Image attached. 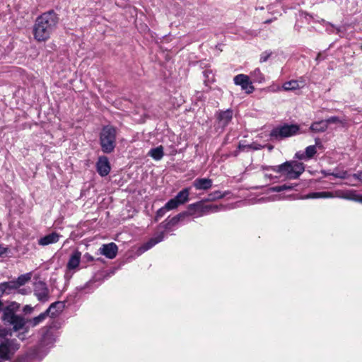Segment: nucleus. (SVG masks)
<instances>
[{"mask_svg": "<svg viewBox=\"0 0 362 362\" xmlns=\"http://www.w3.org/2000/svg\"><path fill=\"white\" fill-rule=\"evenodd\" d=\"M59 18L53 10L42 13L36 18L33 33L37 42H45L55 31L59 23Z\"/></svg>", "mask_w": 362, "mask_h": 362, "instance_id": "1", "label": "nucleus"}, {"mask_svg": "<svg viewBox=\"0 0 362 362\" xmlns=\"http://www.w3.org/2000/svg\"><path fill=\"white\" fill-rule=\"evenodd\" d=\"M19 308V304L12 303L6 306L1 316L2 320L5 324L13 327L14 331L21 329L25 325V318L22 316L15 314Z\"/></svg>", "mask_w": 362, "mask_h": 362, "instance_id": "2", "label": "nucleus"}, {"mask_svg": "<svg viewBox=\"0 0 362 362\" xmlns=\"http://www.w3.org/2000/svg\"><path fill=\"white\" fill-rule=\"evenodd\" d=\"M117 130L112 126H105L100 134V144L102 151L105 153H112L116 146Z\"/></svg>", "mask_w": 362, "mask_h": 362, "instance_id": "3", "label": "nucleus"}, {"mask_svg": "<svg viewBox=\"0 0 362 362\" xmlns=\"http://www.w3.org/2000/svg\"><path fill=\"white\" fill-rule=\"evenodd\" d=\"M299 130L300 127L298 124H284L275 127L271 131L269 136L272 140L281 141L296 135Z\"/></svg>", "mask_w": 362, "mask_h": 362, "instance_id": "4", "label": "nucleus"}, {"mask_svg": "<svg viewBox=\"0 0 362 362\" xmlns=\"http://www.w3.org/2000/svg\"><path fill=\"white\" fill-rule=\"evenodd\" d=\"M218 206L214 204H204L202 202H197L188 206L187 216L200 217L210 213L216 212Z\"/></svg>", "mask_w": 362, "mask_h": 362, "instance_id": "5", "label": "nucleus"}, {"mask_svg": "<svg viewBox=\"0 0 362 362\" xmlns=\"http://www.w3.org/2000/svg\"><path fill=\"white\" fill-rule=\"evenodd\" d=\"M20 348V344L16 339L0 341V359L9 361Z\"/></svg>", "mask_w": 362, "mask_h": 362, "instance_id": "6", "label": "nucleus"}, {"mask_svg": "<svg viewBox=\"0 0 362 362\" xmlns=\"http://www.w3.org/2000/svg\"><path fill=\"white\" fill-rule=\"evenodd\" d=\"M45 355L43 350L37 345L30 348L25 354L20 356L18 362H36L40 361Z\"/></svg>", "mask_w": 362, "mask_h": 362, "instance_id": "7", "label": "nucleus"}, {"mask_svg": "<svg viewBox=\"0 0 362 362\" xmlns=\"http://www.w3.org/2000/svg\"><path fill=\"white\" fill-rule=\"evenodd\" d=\"M190 189L184 188L173 198L167 202L168 207L177 209L180 205H182L189 201Z\"/></svg>", "mask_w": 362, "mask_h": 362, "instance_id": "8", "label": "nucleus"}, {"mask_svg": "<svg viewBox=\"0 0 362 362\" xmlns=\"http://www.w3.org/2000/svg\"><path fill=\"white\" fill-rule=\"evenodd\" d=\"M233 81L235 85L240 86L242 90H245L247 93H252L255 89L252 82L250 81L249 76L247 75L238 74L234 77Z\"/></svg>", "mask_w": 362, "mask_h": 362, "instance_id": "9", "label": "nucleus"}, {"mask_svg": "<svg viewBox=\"0 0 362 362\" xmlns=\"http://www.w3.org/2000/svg\"><path fill=\"white\" fill-rule=\"evenodd\" d=\"M34 294L40 301L45 302L49 298V291L45 282L39 281L34 284Z\"/></svg>", "mask_w": 362, "mask_h": 362, "instance_id": "10", "label": "nucleus"}, {"mask_svg": "<svg viewBox=\"0 0 362 362\" xmlns=\"http://www.w3.org/2000/svg\"><path fill=\"white\" fill-rule=\"evenodd\" d=\"M96 168L97 172L100 176L105 177L107 175L111 170L108 158L105 156H100L96 163Z\"/></svg>", "mask_w": 362, "mask_h": 362, "instance_id": "11", "label": "nucleus"}, {"mask_svg": "<svg viewBox=\"0 0 362 362\" xmlns=\"http://www.w3.org/2000/svg\"><path fill=\"white\" fill-rule=\"evenodd\" d=\"M233 112L230 109L225 111L221 110L216 113V119L219 127L224 128L230 122Z\"/></svg>", "mask_w": 362, "mask_h": 362, "instance_id": "12", "label": "nucleus"}, {"mask_svg": "<svg viewBox=\"0 0 362 362\" xmlns=\"http://www.w3.org/2000/svg\"><path fill=\"white\" fill-rule=\"evenodd\" d=\"M271 169L274 172L284 175L288 179H292L291 176H293L292 161H286L281 165L273 166Z\"/></svg>", "mask_w": 362, "mask_h": 362, "instance_id": "13", "label": "nucleus"}, {"mask_svg": "<svg viewBox=\"0 0 362 362\" xmlns=\"http://www.w3.org/2000/svg\"><path fill=\"white\" fill-rule=\"evenodd\" d=\"M100 253L109 259L116 257L118 251L117 245L114 243L103 245L99 249Z\"/></svg>", "mask_w": 362, "mask_h": 362, "instance_id": "14", "label": "nucleus"}, {"mask_svg": "<svg viewBox=\"0 0 362 362\" xmlns=\"http://www.w3.org/2000/svg\"><path fill=\"white\" fill-rule=\"evenodd\" d=\"M187 216V212L180 213L171 218L165 219L163 223H160V226L165 230H171L175 226L180 220Z\"/></svg>", "mask_w": 362, "mask_h": 362, "instance_id": "15", "label": "nucleus"}, {"mask_svg": "<svg viewBox=\"0 0 362 362\" xmlns=\"http://www.w3.org/2000/svg\"><path fill=\"white\" fill-rule=\"evenodd\" d=\"M57 304L49 305V307L45 312L40 313L38 316L29 320L28 321L29 325L32 327H34L42 322L49 315V313L52 312V309Z\"/></svg>", "mask_w": 362, "mask_h": 362, "instance_id": "16", "label": "nucleus"}, {"mask_svg": "<svg viewBox=\"0 0 362 362\" xmlns=\"http://www.w3.org/2000/svg\"><path fill=\"white\" fill-rule=\"evenodd\" d=\"M55 338L53 333L49 330V329L46 328V331L42 334V338L40 339V344L37 346L40 347L41 350H42L43 348L53 344Z\"/></svg>", "mask_w": 362, "mask_h": 362, "instance_id": "17", "label": "nucleus"}, {"mask_svg": "<svg viewBox=\"0 0 362 362\" xmlns=\"http://www.w3.org/2000/svg\"><path fill=\"white\" fill-rule=\"evenodd\" d=\"M212 180L209 178H197L192 185L197 190H207L212 187Z\"/></svg>", "mask_w": 362, "mask_h": 362, "instance_id": "18", "label": "nucleus"}, {"mask_svg": "<svg viewBox=\"0 0 362 362\" xmlns=\"http://www.w3.org/2000/svg\"><path fill=\"white\" fill-rule=\"evenodd\" d=\"M60 235L56 232H52L38 240L40 245L45 246L49 244L56 243L59 240Z\"/></svg>", "mask_w": 362, "mask_h": 362, "instance_id": "19", "label": "nucleus"}, {"mask_svg": "<svg viewBox=\"0 0 362 362\" xmlns=\"http://www.w3.org/2000/svg\"><path fill=\"white\" fill-rule=\"evenodd\" d=\"M165 233L161 232L158 233L156 236L151 238L149 239L146 243H144L141 247V250L143 252L147 251L148 250L151 249L152 247H153L157 243L161 242L164 239Z\"/></svg>", "mask_w": 362, "mask_h": 362, "instance_id": "20", "label": "nucleus"}, {"mask_svg": "<svg viewBox=\"0 0 362 362\" xmlns=\"http://www.w3.org/2000/svg\"><path fill=\"white\" fill-rule=\"evenodd\" d=\"M81 257V252H79L78 250H76L75 252H74L67 262L66 268L69 270H73L76 269L80 264Z\"/></svg>", "mask_w": 362, "mask_h": 362, "instance_id": "21", "label": "nucleus"}, {"mask_svg": "<svg viewBox=\"0 0 362 362\" xmlns=\"http://www.w3.org/2000/svg\"><path fill=\"white\" fill-rule=\"evenodd\" d=\"M18 288L15 281L3 282L0 284V294L3 296L4 293L9 294L12 291Z\"/></svg>", "mask_w": 362, "mask_h": 362, "instance_id": "22", "label": "nucleus"}, {"mask_svg": "<svg viewBox=\"0 0 362 362\" xmlns=\"http://www.w3.org/2000/svg\"><path fill=\"white\" fill-rule=\"evenodd\" d=\"M148 156L151 157L155 160H160L164 156L163 147L162 146H157L150 149L148 152Z\"/></svg>", "mask_w": 362, "mask_h": 362, "instance_id": "23", "label": "nucleus"}, {"mask_svg": "<svg viewBox=\"0 0 362 362\" xmlns=\"http://www.w3.org/2000/svg\"><path fill=\"white\" fill-rule=\"evenodd\" d=\"M327 128L328 127L325 120L315 122L312 123L310 127V129L315 133L324 132L327 129Z\"/></svg>", "mask_w": 362, "mask_h": 362, "instance_id": "24", "label": "nucleus"}, {"mask_svg": "<svg viewBox=\"0 0 362 362\" xmlns=\"http://www.w3.org/2000/svg\"><path fill=\"white\" fill-rule=\"evenodd\" d=\"M293 164V175L292 179H297L304 172L305 166L303 163L292 161Z\"/></svg>", "mask_w": 362, "mask_h": 362, "instance_id": "25", "label": "nucleus"}, {"mask_svg": "<svg viewBox=\"0 0 362 362\" xmlns=\"http://www.w3.org/2000/svg\"><path fill=\"white\" fill-rule=\"evenodd\" d=\"M320 144H321V142H320V139H315V145H311V146L306 147L305 151V155L308 158V160L313 158V156L316 154V153H317L316 147H317V146L320 145Z\"/></svg>", "mask_w": 362, "mask_h": 362, "instance_id": "26", "label": "nucleus"}, {"mask_svg": "<svg viewBox=\"0 0 362 362\" xmlns=\"http://www.w3.org/2000/svg\"><path fill=\"white\" fill-rule=\"evenodd\" d=\"M334 195L332 192H312L307 194L304 199H319V198H331L333 197Z\"/></svg>", "mask_w": 362, "mask_h": 362, "instance_id": "27", "label": "nucleus"}, {"mask_svg": "<svg viewBox=\"0 0 362 362\" xmlns=\"http://www.w3.org/2000/svg\"><path fill=\"white\" fill-rule=\"evenodd\" d=\"M57 304L54 308L52 309V312L49 313L51 317H55L62 311L64 308V304L62 302L57 301L52 303L50 305Z\"/></svg>", "mask_w": 362, "mask_h": 362, "instance_id": "28", "label": "nucleus"}, {"mask_svg": "<svg viewBox=\"0 0 362 362\" xmlns=\"http://www.w3.org/2000/svg\"><path fill=\"white\" fill-rule=\"evenodd\" d=\"M31 279V274L27 273L23 275H21L18 277L16 280H15V282L16 284V286L18 288H19L21 286H23L27 282H28Z\"/></svg>", "mask_w": 362, "mask_h": 362, "instance_id": "29", "label": "nucleus"}, {"mask_svg": "<svg viewBox=\"0 0 362 362\" xmlns=\"http://www.w3.org/2000/svg\"><path fill=\"white\" fill-rule=\"evenodd\" d=\"M284 90H293L300 88L298 81L291 80L283 84L282 86Z\"/></svg>", "mask_w": 362, "mask_h": 362, "instance_id": "30", "label": "nucleus"}, {"mask_svg": "<svg viewBox=\"0 0 362 362\" xmlns=\"http://www.w3.org/2000/svg\"><path fill=\"white\" fill-rule=\"evenodd\" d=\"M341 197L362 203V194H356L355 192H349Z\"/></svg>", "mask_w": 362, "mask_h": 362, "instance_id": "31", "label": "nucleus"}, {"mask_svg": "<svg viewBox=\"0 0 362 362\" xmlns=\"http://www.w3.org/2000/svg\"><path fill=\"white\" fill-rule=\"evenodd\" d=\"M251 76L255 82L262 83L264 81V76L259 69H255L251 73Z\"/></svg>", "mask_w": 362, "mask_h": 362, "instance_id": "32", "label": "nucleus"}, {"mask_svg": "<svg viewBox=\"0 0 362 362\" xmlns=\"http://www.w3.org/2000/svg\"><path fill=\"white\" fill-rule=\"evenodd\" d=\"M173 209H174L168 207L167 203H166L164 206H163L162 208L159 209L157 211L156 215V219L158 220V219L161 218L165 214L167 211L173 210Z\"/></svg>", "mask_w": 362, "mask_h": 362, "instance_id": "33", "label": "nucleus"}, {"mask_svg": "<svg viewBox=\"0 0 362 362\" xmlns=\"http://www.w3.org/2000/svg\"><path fill=\"white\" fill-rule=\"evenodd\" d=\"M8 335L11 336L10 329L0 326V341H2L3 340H8L9 339L6 338Z\"/></svg>", "mask_w": 362, "mask_h": 362, "instance_id": "34", "label": "nucleus"}, {"mask_svg": "<svg viewBox=\"0 0 362 362\" xmlns=\"http://www.w3.org/2000/svg\"><path fill=\"white\" fill-rule=\"evenodd\" d=\"M327 126L331 124H344V120L341 119L339 117L333 116L325 119Z\"/></svg>", "mask_w": 362, "mask_h": 362, "instance_id": "35", "label": "nucleus"}, {"mask_svg": "<svg viewBox=\"0 0 362 362\" xmlns=\"http://www.w3.org/2000/svg\"><path fill=\"white\" fill-rule=\"evenodd\" d=\"M272 51L267 50V51L263 52L260 55L259 62L261 63L267 62L269 59V57L272 56Z\"/></svg>", "mask_w": 362, "mask_h": 362, "instance_id": "36", "label": "nucleus"}, {"mask_svg": "<svg viewBox=\"0 0 362 362\" xmlns=\"http://www.w3.org/2000/svg\"><path fill=\"white\" fill-rule=\"evenodd\" d=\"M223 197V195L221 194L219 191H215L211 194H209V201H214L218 199H221Z\"/></svg>", "mask_w": 362, "mask_h": 362, "instance_id": "37", "label": "nucleus"}, {"mask_svg": "<svg viewBox=\"0 0 362 362\" xmlns=\"http://www.w3.org/2000/svg\"><path fill=\"white\" fill-rule=\"evenodd\" d=\"M295 157L299 160H308V158L305 155V152L298 151L296 153Z\"/></svg>", "mask_w": 362, "mask_h": 362, "instance_id": "38", "label": "nucleus"}, {"mask_svg": "<svg viewBox=\"0 0 362 362\" xmlns=\"http://www.w3.org/2000/svg\"><path fill=\"white\" fill-rule=\"evenodd\" d=\"M331 175L335 177L345 178L346 175V172H341V173H332Z\"/></svg>", "mask_w": 362, "mask_h": 362, "instance_id": "39", "label": "nucleus"}, {"mask_svg": "<svg viewBox=\"0 0 362 362\" xmlns=\"http://www.w3.org/2000/svg\"><path fill=\"white\" fill-rule=\"evenodd\" d=\"M250 146H252V145H250V144L245 145L240 142L238 145V148L241 151H245L246 149H250Z\"/></svg>", "mask_w": 362, "mask_h": 362, "instance_id": "40", "label": "nucleus"}, {"mask_svg": "<svg viewBox=\"0 0 362 362\" xmlns=\"http://www.w3.org/2000/svg\"><path fill=\"white\" fill-rule=\"evenodd\" d=\"M83 259L86 261V262H92L93 261L94 258L92 255H90V254L88 253H86L84 255H83Z\"/></svg>", "mask_w": 362, "mask_h": 362, "instance_id": "41", "label": "nucleus"}, {"mask_svg": "<svg viewBox=\"0 0 362 362\" xmlns=\"http://www.w3.org/2000/svg\"><path fill=\"white\" fill-rule=\"evenodd\" d=\"M251 145H252V146H250V149H252V150H259V149H261L262 148H263V146H261L260 144H257L255 143H253Z\"/></svg>", "mask_w": 362, "mask_h": 362, "instance_id": "42", "label": "nucleus"}, {"mask_svg": "<svg viewBox=\"0 0 362 362\" xmlns=\"http://www.w3.org/2000/svg\"><path fill=\"white\" fill-rule=\"evenodd\" d=\"M7 250H8L7 247H5L2 245L0 244V256L5 255L6 253Z\"/></svg>", "mask_w": 362, "mask_h": 362, "instance_id": "43", "label": "nucleus"}, {"mask_svg": "<svg viewBox=\"0 0 362 362\" xmlns=\"http://www.w3.org/2000/svg\"><path fill=\"white\" fill-rule=\"evenodd\" d=\"M32 310L33 308L30 305H27L23 308V312L25 313H30Z\"/></svg>", "mask_w": 362, "mask_h": 362, "instance_id": "44", "label": "nucleus"}, {"mask_svg": "<svg viewBox=\"0 0 362 362\" xmlns=\"http://www.w3.org/2000/svg\"><path fill=\"white\" fill-rule=\"evenodd\" d=\"M273 192H281V186H276L272 188Z\"/></svg>", "mask_w": 362, "mask_h": 362, "instance_id": "45", "label": "nucleus"}, {"mask_svg": "<svg viewBox=\"0 0 362 362\" xmlns=\"http://www.w3.org/2000/svg\"><path fill=\"white\" fill-rule=\"evenodd\" d=\"M281 190H285V189H290L292 188V187L291 186H288V185H281Z\"/></svg>", "mask_w": 362, "mask_h": 362, "instance_id": "46", "label": "nucleus"}, {"mask_svg": "<svg viewBox=\"0 0 362 362\" xmlns=\"http://www.w3.org/2000/svg\"><path fill=\"white\" fill-rule=\"evenodd\" d=\"M355 176L361 182L362 173H360L358 175H355Z\"/></svg>", "mask_w": 362, "mask_h": 362, "instance_id": "47", "label": "nucleus"}, {"mask_svg": "<svg viewBox=\"0 0 362 362\" xmlns=\"http://www.w3.org/2000/svg\"><path fill=\"white\" fill-rule=\"evenodd\" d=\"M272 21V19H270V20H267V21L264 22V23H270Z\"/></svg>", "mask_w": 362, "mask_h": 362, "instance_id": "48", "label": "nucleus"}, {"mask_svg": "<svg viewBox=\"0 0 362 362\" xmlns=\"http://www.w3.org/2000/svg\"><path fill=\"white\" fill-rule=\"evenodd\" d=\"M320 56H321V54H318V55H317V57H316V60H320Z\"/></svg>", "mask_w": 362, "mask_h": 362, "instance_id": "49", "label": "nucleus"}, {"mask_svg": "<svg viewBox=\"0 0 362 362\" xmlns=\"http://www.w3.org/2000/svg\"><path fill=\"white\" fill-rule=\"evenodd\" d=\"M206 73H207V71H204V74L205 76H206Z\"/></svg>", "mask_w": 362, "mask_h": 362, "instance_id": "50", "label": "nucleus"}, {"mask_svg": "<svg viewBox=\"0 0 362 362\" xmlns=\"http://www.w3.org/2000/svg\"><path fill=\"white\" fill-rule=\"evenodd\" d=\"M23 291H24V289L21 290V293H25Z\"/></svg>", "mask_w": 362, "mask_h": 362, "instance_id": "51", "label": "nucleus"}, {"mask_svg": "<svg viewBox=\"0 0 362 362\" xmlns=\"http://www.w3.org/2000/svg\"><path fill=\"white\" fill-rule=\"evenodd\" d=\"M361 182H362V179H361Z\"/></svg>", "mask_w": 362, "mask_h": 362, "instance_id": "52", "label": "nucleus"}]
</instances>
